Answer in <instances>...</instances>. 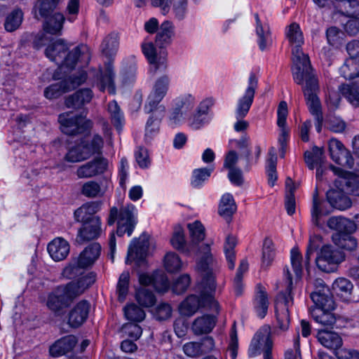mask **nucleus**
Here are the masks:
<instances>
[{
  "instance_id": "6e6d98bb",
  "label": "nucleus",
  "mask_w": 359,
  "mask_h": 359,
  "mask_svg": "<svg viewBox=\"0 0 359 359\" xmlns=\"http://www.w3.org/2000/svg\"><path fill=\"white\" fill-rule=\"evenodd\" d=\"M107 112L113 125L119 130L124 123V117L116 101L113 100L108 104Z\"/></svg>"
},
{
  "instance_id": "f3484780",
  "label": "nucleus",
  "mask_w": 359,
  "mask_h": 359,
  "mask_svg": "<svg viewBox=\"0 0 359 359\" xmlns=\"http://www.w3.org/2000/svg\"><path fill=\"white\" fill-rule=\"evenodd\" d=\"M108 168V161L99 156L90 161L80 165L76 172L79 179L91 178L104 173Z\"/></svg>"
},
{
  "instance_id": "13d9d810",
  "label": "nucleus",
  "mask_w": 359,
  "mask_h": 359,
  "mask_svg": "<svg viewBox=\"0 0 359 359\" xmlns=\"http://www.w3.org/2000/svg\"><path fill=\"white\" fill-rule=\"evenodd\" d=\"M85 269V266H81L77 257H73L69 263L64 268L62 276L68 279H72L78 276L84 274L83 269Z\"/></svg>"
},
{
  "instance_id": "cd10ccee",
  "label": "nucleus",
  "mask_w": 359,
  "mask_h": 359,
  "mask_svg": "<svg viewBox=\"0 0 359 359\" xmlns=\"http://www.w3.org/2000/svg\"><path fill=\"white\" fill-rule=\"evenodd\" d=\"M114 72L111 64L106 65L104 69L100 72L98 82L97 83L101 91L107 90L109 93L114 94L116 92L114 85Z\"/></svg>"
},
{
  "instance_id": "2f4dec72",
  "label": "nucleus",
  "mask_w": 359,
  "mask_h": 359,
  "mask_svg": "<svg viewBox=\"0 0 359 359\" xmlns=\"http://www.w3.org/2000/svg\"><path fill=\"white\" fill-rule=\"evenodd\" d=\"M327 225L330 229L337 231V233H352L356 228L353 221L342 216L330 217Z\"/></svg>"
},
{
  "instance_id": "3c124183",
  "label": "nucleus",
  "mask_w": 359,
  "mask_h": 359,
  "mask_svg": "<svg viewBox=\"0 0 359 359\" xmlns=\"http://www.w3.org/2000/svg\"><path fill=\"white\" fill-rule=\"evenodd\" d=\"M350 233H334L332 237V241L339 248L347 250H353L357 247V241L355 238L350 236Z\"/></svg>"
},
{
  "instance_id": "4d7b16f0",
  "label": "nucleus",
  "mask_w": 359,
  "mask_h": 359,
  "mask_svg": "<svg viewBox=\"0 0 359 359\" xmlns=\"http://www.w3.org/2000/svg\"><path fill=\"white\" fill-rule=\"evenodd\" d=\"M104 189L102 187L101 184L94 180H90L85 182L82 187L81 194L88 198H96L102 196L104 194Z\"/></svg>"
},
{
  "instance_id": "ddd939ff",
  "label": "nucleus",
  "mask_w": 359,
  "mask_h": 359,
  "mask_svg": "<svg viewBox=\"0 0 359 359\" xmlns=\"http://www.w3.org/2000/svg\"><path fill=\"white\" fill-rule=\"evenodd\" d=\"M58 121L62 133L68 135L82 133L92 127L91 121L85 116L74 115L72 112L60 114Z\"/></svg>"
},
{
  "instance_id": "5701e85b",
  "label": "nucleus",
  "mask_w": 359,
  "mask_h": 359,
  "mask_svg": "<svg viewBox=\"0 0 359 359\" xmlns=\"http://www.w3.org/2000/svg\"><path fill=\"white\" fill-rule=\"evenodd\" d=\"M47 250L50 257L55 262H60L68 256L70 251V245L67 241L63 238L57 237L48 244Z\"/></svg>"
},
{
  "instance_id": "6e6552de",
  "label": "nucleus",
  "mask_w": 359,
  "mask_h": 359,
  "mask_svg": "<svg viewBox=\"0 0 359 359\" xmlns=\"http://www.w3.org/2000/svg\"><path fill=\"white\" fill-rule=\"evenodd\" d=\"M302 71L303 72L302 80L299 83L297 81H294L299 85H303L304 81H305L303 90L309 111L313 116H317L318 118L320 119L322 111L320 101L317 95V93L319 91L318 79L314 74L312 67L309 68L308 72H306L304 69Z\"/></svg>"
},
{
  "instance_id": "8fccbe9b",
  "label": "nucleus",
  "mask_w": 359,
  "mask_h": 359,
  "mask_svg": "<svg viewBox=\"0 0 359 359\" xmlns=\"http://www.w3.org/2000/svg\"><path fill=\"white\" fill-rule=\"evenodd\" d=\"M64 21V15L60 13H55L46 20L43 29L46 34H57L62 28Z\"/></svg>"
},
{
  "instance_id": "de8ad7c7",
  "label": "nucleus",
  "mask_w": 359,
  "mask_h": 359,
  "mask_svg": "<svg viewBox=\"0 0 359 359\" xmlns=\"http://www.w3.org/2000/svg\"><path fill=\"white\" fill-rule=\"evenodd\" d=\"M255 300V309L257 316L264 318L268 311L269 300L267 294L263 287L259 286Z\"/></svg>"
},
{
  "instance_id": "2eb2a0df",
  "label": "nucleus",
  "mask_w": 359,
  "mask_h": 359,
  "mask_svg": "<svg viewBox=\"0 0 359 359\" xmlns=\"http://www.w3.org/2000/svg\"><path fill=\"white\" fill-rule=\"evenodd\" d=\"M144 55L151 65L150 71L155 74L158 70H165L167 68V51L163 46L156 48L152 41L145 40L142 43Z\"/></svg>"
},
{
  "instance_id": "f8f14e48",
  "label": "nucleus",
  "mask_w": 359,
  "mask_h": 359,
  "mask_svg": "<svg viewBox=\"0 0 359 359\" xmlns=\"http://www.w3.org/2000/svg\"><path fill=\"white\" fill-rule=\"evenodd\" d=\"M344 259L345 255L343 252L332 245H325L321 248L316 262L318 268L322 271L332 273L337 270L338 265Z\"/></svg>"
},
{
  "instance_id": "39448f33",
  "label": "nucleus",
  "mask_w": 359,
  "mask_h": 359,
  "mask_svg": "<svg viewBox=\"0 0 359 359\" xmlns=\"http://www.w3.org/2000/svg\"><path fill=\"white\" fill-rule=\"evenodd\" d=\"M257 88V78L255 74H251L248 79V86L244 94L237 101L235 110L237 121L233 125V128L236 132L244 131L249 127V123L243 118L247 116L252 104Z\"/></svg>"
},
{
  "instance_id": "37998d69",
  "label": "nucleus",
  "mask_w": 359,
  "mask_h": 359,
  "mask_svg": "<svg viewBox=\"0 0 359 359\" xmlns=\"http://www.w3.org/2000/svg\"><path fill=\"white\" fill-rule=\"evenodd\" d=\"M119 37L117 33L112 32L108 34L101 44L100 48L102 54L110 57L114 55L118 48Z\"/></svg>"
},
{
  "instance_id": "72a5a7b5",
  "label": "nucleus",
  "mask_w": 359,
  "mask_h": 359,
  "mask_svg": "<svg viewBox=\"0 0 359 359\" xmlns=\"http://www.w3.org/2000/svg\"><path fill=\"white\" fill-rule=\"evenodd\" d=\"M175 36V25L170 20H165L159 27L156 36V44L158 46H166L169 45Z\"/></svg>"
},
{
  "instance_id": "20e7f679",
  "label": "nucleus",
  "mask_w": 359,
  "mask_h": 359,
  "mask_svg": "<svg viewBox=\"0 0 359 359\" xmlns=\"http://www.w3.org/2000/svg\"><path fill=\"white\" fill-rule=\"evenodd\" d=\"M286 39L292 48V76L294 81L301 82L302 80V69L308 72L309 68H311L308 55L302 50V46L304 43L303 33L299 25L293 22L285 29Z\"/></svg>"
},
{
  "instance_id": "a19ab883",
  "label": "nucleus",
  "mask_w": 359,
  "mask_h": 359,
  "mask_svg": "<svg viewBox=\"0 0 359 359\" xmlns=\"http://www.w3.org/2000/svg\"><path fill=\"white\" fill-rule=\"evenodd\" d=\"M95 281V274L90 272L82 275L76 282H70L67 285H71V289L74 292L73 295L76 298L86 290L90 287Z\"/></svg>"
},
{
  "instance_id": "393cba45",
  "label": "nucleus",
  "mask_w": 359,
  "mask_h": 359,
  "mask_svg": "<svg viewBox=\"0 0 359 359\" xmlns=\"http://www.w3.org/2000/svg\"><path fill=\"white\" fill-rule=\"evenodd\" d=\"M90 310V304L86 300L78 302L69 314V324L72 327H79L82 325L88 318Z\"/></svg>"
},
{
  "instance_id": "412c9836",
  "label": "nucleus",
  "mask_w": 359,
  "mask_h": 359,
  "mask_svg": "<svg viewBox=\"0 0 359 359\" xmlns=\"http://www.w3.org/2000/svg\"><path fill=\"white\" fill-rule=\"evenodd\" d=\"M330 168L334 174L338 175V178L334 180L336 187L344 189V186L346 193L355 196H359V180L355 177H348V174L333 165H330Z\"/></svg>"
},
{
  "instance_id": "bb28decb",
  "label": "nucleus",
  "mask_w": 359,
  "mask_h": 359,
  "mask_svg": "<svg viewBox=\"0 0 359 359\" xmlns=\"http://www.w3.org/2000/svg\"><path fill=\"white\" fill-rule=\"evenodd\" d=\"M62 0H36L32 8L34 18L40 20L50 15Z\"/></svg>"
},
{
  "instance_id": "774afa93",
  "label": "nucleus",
  "mask_w": 359,
  "mask_h": 359,
  "mask_svg": "<svg viewBox=\"0 0 359 359\" xmlns=\"http://www.w3.org/2000/svg\"><path fill=\"white\" fill-rule=\"evenodd\" d=\"M123 311L126 318L131 321L140 322L145 318L144 311L135 304L127 305Z\"/></svg>"
},
{
  "instance_id": "4c0bfd02",
  "label": "nucleus",
  "mask_w": 359,
  "mask_h": 359,
  "mask_svg": "<svg viewBox=\"0 0 359 359\" xmlns=\"http://www.w3.org/2000/svg\"><path fill=\"white\" fill-rule=\"evenodd\" d=\"M256 20V33L257 43L262 51L266 50L271 46L272 39L271 32L267 25H262L257 13L255 14Z\"/></svg>"
},
{
  "instance_id": "c9c22d12",
  "label": "nucleus",
  "mask_w": 359,
  "mask_h": 359,
  "mask_svg": "<svg viewBox=\"0 0 359 359\" xmlns=\"http://www.w3.org/2000/svg\"><path fill=\"white\" fill-rule=\"evenodd\" d=\"M102 203L97 201L89 202L83 204L74 212V217L78 222H88L94 215L101 208Z\"/></svg>"
},
{
  "instance_id": "052dcab7",
  "label": "nucleus",
  "mask_w": 359,
  "mask_h": 359,
  "mask_svg": "<svg viewBox=\"0 0 359 359\" xmlns=\"http://www.w3.org/2000/svg\"><path fill=\"white\" fill-rule=\"evenodd\" d=\"M237 243L236 238L232 236H228L224 246V254L230 269H233L235 266L236 254L234 248Z\"/></svg>"
},
{
  "instance_id": "864d4df0",
  "label": "nucleus",
  "mask_w": 359,
  "mask_h": 359,
  "mask_svg": "<svg viewBox=\"0 0 359 359\" xmlns=\"http://www.w3.org/2000/svg\"><path fill=\"white\" fill-rule=\"evenodd\" d=\"M170 11L177 20H183L188 13V0H170Z\"/></svg>"
},
{
  "instance_id": "680f3d73",
  "label": "nucleus",
  "mask_w": 359,
  "mask_h": 359,
  "mask_svg": "<svg viewBox=\"0 0 359 359\" xmlns=\"http://www.w3.org/2000/svg\"><path fill=\"white\" fill-rule=\"evenodd\" d=\"M180 257L173 252H168L164 257V266L170 273L180 271L183 268Z\"/></svg>"
},
{
  "instance_id": "c756f323",
  "label": "nucleus",
  "mask_w": 359,
  "mask_h": 359,
  "mask_svg": "<svg viewBox=\"0 0 359 359\" xmlns=\"http://www.w3.org/2000/svg\"><path fill=\"white\" fill-rule=\"evenodd\" d=\"M93 97V91L89 88H83L69 96L65 101L68 108L79 109L89 103Z\"/></svg>"
},
{
  "instance_id": "4be33fe9",
  "label": "nucleus",
  "mask_w": 359,
  "mask_h": 359,
  "mask_svg": "<svg viewBox=\"0 0 359 359\" xmlns=\"http://www.w3.org/2000/svg\"><path fill=\"white\" fill-rule=\"evenodd\" d=\"M287 113L288 111L287 103L285 101L280 102L277 111V124L280 128L278 143L280 146L282 156H284V151L289 138V129L286 127V118Z\"/></svg>"
},
{
  "instance_id": "f03ea898",
  "label": "nucleus",
  "mask_w": 359,
  "mask_h": 359,
  "mask_svg": "<svg viewBox=\"0 0 359 359\" xmlns=\"http://www.w3.org/2000/svg\"><path fill=\"white\" fill-rule=\"evenodd\" d=\"M302 255L299 250L292 248L290 252L292 271L288 266H285L283 269V282L285 286V292L280 293L276 302L277 327L283 332L287 330L290 326L289 309L293 305L292 290L294 281L297 283L302 278Z\"/></svg>"
},
{
  "instance_id": "4468645a",
  "label": "nucleus",
  "mask_w": 359,
  "mask_h": 359,
  "mask_svg": "<svg viewBox=\"0 0 359 359\" xmlns=\"http://www.w3.org/2000/svg\"><path fill=\"white\" fill-rule=\"evenodd\" d=\"M170 82L169 76L165 74L158 77L154 81L144 106L146 113L158 111V108L162 105L159 104L160 102L165 97L169 90Z\"/></svg>"
},
{
  "instance_id": "a878e982",
  "label": "nucleus",
  "mask_w": 359,
  "mask_h": 359,
  "mask_svg": "<svg viewBox=\"0 0 359 359\" xmlns=\"http://www.w3.org/2000/svg\"><path fill=\"white\" fill-rule=\"evenodd\" d=\"M165 113V107L161 105L152 114L147 123L145 128V140L146 141H151L159 132V126L162 118Z\"/></svg>"
},
{
  "instance_id": "49530a36",
  "label": "nucleus",
  "mask_w": 359,
  "mask_h": 359,
  "mask_svg": "<svg viewBox=\"0 0 359 359\" xmlns=\"http://www.w3.org/2000/svg\"><path fill=\"white\" fill-rule=\"evenodd\" d=\"M305 162L310 170L322 165L324 163L325 156L321 148L314 147L311 151H307L304 154Z\"/></svg>"
},
{
  "instance_id": "9d476101",
  "label": "nucleus",
  "mask_w": 359,
  "mask_h": 359,
  "mask_svg": "<svg viewBox=\"0 0 359 359\" xmlns=\"http://www.w3.org/2000/svg\"><path fill=\"white\" fill-rule=\"evenodd\" d=\"M71 285H62L57 287L48 295L46 304L55 316H62L75 299Z\"/></svg>"
},
{
  "instance_id": "b1692460",
  "label": "nucleus",
  "mask_w": 359,
  "mask_h": 359,
  "mask_svg": "<svg viewBox=\"0 0 359 359\" xmlns=\"http://www.w3.org/2000/svg\"><path fill=\"white\" fill-rule=\"evenodd\" d=\"M337 187V189H331L327 192V200L330 205L335 209L344 210L351 207V199L345 194V188Z\"/></svg>"
},
{
  "instance_id": "a211bd4d",
  "label": "nucleus",
  "mask_w": 359,
  "mask_h": 359,
  "mask_svg": "<svg viewBox=\"0 0 359 359\" xmlns=\"http://www.w3.org/2000/svg\"><path fill=\"white\" fill-rule=\"evenodd\" d=\"M214 348L215 341L213 339L210 337H206L199 341L185 343L182 346V351L187 356L196 358L211 352Z\"/></svg>"
},
{
  "instance_id": "423d86ee",
  "label": "nucleus",
  "mask_w": 359,
  "mask_h": 359,
  "mask_svg": "<svg viewBox=\"0 0 359 359\" xmlns=\"http://www.w3.org/2000/svg\"><path fill=\"white\" fill-rule=\"evenodd\" d=\"M104 146L102 137L95 134L90 140H83L71 147L65 156L69 163H78L88 159L95 154H101Z\"/></svg>"
},
{
  "instance_id": "338daca9",
  "label": "nucleus",
  "mask_w": 359,
  "mask_h": 359,
  "mask_svg": "<svg viewBox=\"0 0 359 359\" xmlns=\"http://www.w3.org/2000/svg\"><path fill=\"white\" fill-rule=\"evenodd\" d=\"M248 270V263L247 260L241 261L236 275L233 279V289L236 295H241L243 290V275Z\"/></svg>"
},
{
  "instance_id": "69168bd1",
  "label": "nucleus",
  "mask_w": 359,
  "mask_h": 359,
  "mask_svg": "<svg viewBox=\"0 0 359 359\" xmlns=\"http://www.w3.org/2000/svg\"><path fill=\"white\" fill-rule=\"evenodd\" d=\"M213 168L195 169L192 173L191 184L194 188H198L202 186L203 182L210 176Z\"/></svg>"
},
{
  "instance_id": "f257e3e1",
  "label": "nucleus",
  "mask_w": 359,
  "mask_h": 359,
  "mask_svg": "<svg viewBox=\"0 0 359 359\" xmlns=\"http://www.w3.org/2000/svg\"><path fill=\"white\" fill-rule=\"evenodd\" d=\"M196 270L200 273L201 280L198 285L200 297L188 296L180 305V312L185 316H192L201 308L219 312V304L215 299L217 283L216 275L218 269L217 262L208 244L201 245L196 252Z\"/></svg>"
},
{
  "instance_id": "e433bc0d",
  "label": "nucleus",
  "mask_w": 359,
  "mask_h": 359,
  "mask_svg": "<svg viewBox=\"0 0 359 359\" xmlns=\"http://www.w3.org/2000/svg\"><path fill=\"white\" fill-rule=\"evenodd\" d=\"M170 243L174 248L187 256L191 255V252L195 251V246L193 244L190 243L188 245L186 244L184 230L181 226L175 229Z\"/></svg>"
},
{
  "instance_id": "5fc2aeb1",
  "label": "nucleus",
  "mask_w": 359,
  "mask_h": 359,
  "mask_svg": "<svg viewBox=\"0 0 359 359\" xmlns=\"http://www.w3.org/2000/svg\"><path fill=\"white\" fill-rule=\"evenodd\" d=\"M135 299L141 306L145 308L154 306L156 301L154 293L145 287H140L137 290Z\"/></svg>"
},
{
  "instance_id": "aec40b11",
  "label": "nucleus",
  "mask_w": 359,
  "mask_h": 359,
  "mask_svg": "<svg viewBox=\"0 0 359 359\" xmlns=\"http://www.w3.org/2000/svg\"><path fill=\"white\" fill-rule=\"evenodd\" d=\"M83 226L79 230L76 236V242L83 243L97 238L101 233V220L100 217H93L88 222H82Z\"/></svg>"
},
{
  "instance_id": "79ce46f5",
  "label": "nucleus",
  "mask_w": 359,
  "mask_h": 359,
  "mask_svg": "<svg viewBox=\"0 0 359 359\" xmlns=\"http://www.w3.org/2000/svg\"><path fill=\"white\" fill-rule=\"evenodd\" d=\"M332 309H310V313L313 320L325 327H333L337 318L331 312Z\"/></svg>"
},
{
  "instance_id": "6ab92c4d",
  "label": "nucleus",
  "mask_w": 359,
  "mask_h": 359,
  "mask_svg": "<svg viewBox=\"0 0 359 359\" xmlns=\"http://www.w3.org/2000/svg\"><path fill=\"white\" fill-rule=\"evenodd\" d=\"M319 286L310 294L315 306L311 309H334V302L330 296L329 288L325 285L322 280H318Z\"/></svg>"
},
{
  "instance_id": "ea45409f",
  "label": "nucleus",
  "mask_w": 359,
  "mask_h": 359,
  "mask_svg": "<svg viewBox=\"0 0 359 359\" xmlns=\"http://www.w3.org/2000/svg\"><path fill=\"white\" fill-rule=\"evenodd\" d=\"M353 289V283L347 278H339L332 284V290L344 301H351V294ZM353 301H355L353 299Z\"/></svg>"
},
{
  "instance_id": "58836bf2",
  "label": "nucleus",
  "mask_w": 359,
  "mask_h": 359,
  "mask_svg": "<svg viewBox=\"0 0 359 359\" xmlns=\"http://www.w3.org/2000/svg\"><path fill=\"white\" fill-rule=\"evenodd\" d=\"M331 211L325 207L324 201L319 198L318 192L316 189L313 194V203L311 210L313 224L316 226H320L321 217L327 215Z\"/></svg>"
},
{
  "instance_id": "1a4fd4ad",
  "label": "nucleus",
  "mask_w": 359,
  "mask_h": 359,
  "mask_svg": "<svg viewBox=\"0 0 359 359\" xmlns=\"http://www.w3.org/2000/svg\"><path fill=\"white\" fill-rule=\"evenodd\" d=\"M57 75L62 77V81L50 85L44 90V95L48 99L57 98L62 93L72 90L81 85L87 79V74L83 70H79L69 76H67V74H64L59 72Z\"/></svg>"
},
{
  "instance_id": "c85d7f7f",
  "label": "nucleus",
  "mask_w": 359,
  "mask_h": 359,
  "mask_svg": "<svg viewBox=\"0 0 359 359\" xmlns=\"http://www.w3.org/2000/svg\"><path fill=\"white\" fill-rule=\"evenodd\" d=\"M77 342L74 335L65 336L56 341L49 349L50 354L53 357H58L71 351Z\"/></svg>"
},
{
  "instance_id": "e2e57ef3",
  "label": "nucleus",
  "mask_w": 359,
  "mask_h": 359,
  "mask_svg": "<svg viewBox=\"0 0 359 359\" xmlns=\"http://www.w3.org/2000/svg\"><path fill=\"white\" fill-rule=\"evenodd\" d=\"M196 102L194 96L191 94H184L175 99L174 105L177 107V109L186 113L194 108Z\"/></svg>"
},
{
  "instance_id": "09e8293b",
  "label": "nucleus",
  "mask_w": 359,
  "mask_h": 359,
  "mask_svg": "<svg viewBox=\"0 0 359 359\" xmlns=\"http://www.w3.org/2000/svg\"><path fill=\"white\" fill-rule=\"evenodd\" d=\"M236 210V205L233 197L230 194L222 196L219 206V213L223 217L230 218Z\"/></svg>"
},
{
  "instance_id": "dca6fc26",
  "label": "nucleus",
  "mask_w": 359,
  "mask_h": 359,
  "mask_svg": "<svg viewBox=\"0 0 359 359\" xmlns=\"http://www.w3.org/2000/svg\"><path fill=\"white\" fill-rule=\"evenodd\" d=\"M149 238L147 234H142L138 239H133L129 245L126 257V264L135 262L137 265L144 262L149 248Z\"/></svg>"
},
{
  "instance_id": "bf43d9fd",
  "label": "nucleus",
  "mask_w": 359,
  "mask_h": 359,
  "mask_svg": "<svg viewBox=\"0 0 359 359\" xmlns=\"http://www.w3.org/2000/svg\"><path fill=\"white\" fill-rule=\"evenodd\" d=\"M191 238V243L196 248V244L205 238V228L200 221H195L187 225Z\"/></svg>"
},
{
  "instance_id": "a18cd8bd",
  "label": "nucleus",
  "mask_w": 359,
  "mask_h": 359,
  "mask_svg": "<svg viewBox=\"0 0 359 359\" xmlns=\"http://www.w3.org/2000/svg\"><path fill=\"white\" fill-rule=\"evenodd\" d=\"M23 12L20 8H15L5 18L4 28L8 32L18 29L23 20Z\"/></svg>"
},
{
  "instance_id": "603ef678",
  "label": "nucleus",
  "mask_w": 359,
  "mask_h": 359,
  "mask_svg": "<svg viewBox=\"0 0 359 359\" xmlns=\"http://www.w3.org/2000/svg\"><path fill=\"white\" fill-rule=\"evenodd\" d=\"M339 91L353 107H359V86L342 85Z\"/></svg>"
},
{
  "instance_id": "0eeeda50",
  "label": "nucleus",
  "mask_w": 359,
  "mask_h": 359,
  "mask_svg": "<svg viewBox=\"0 0 359 359\" xmlns=\"http://www.w3.org/2000/svg\"><path fill=\"white\" fill-rule=\"evenodd\" d=\"M116 219H118L116 230L118 236H122L127 233L128 236H130L137 224V209L135 206L133 204H128L123 206L119 212L116 208H112L110 210L108 224H114Z\"/></svg>"
},
{
  "instance_id": "7c9ffc66",
  "label": "nucleus",
  "mask_w": 359,
  "mask_h": 359,
  "mask_svg": "<svg viewBox=\"0 0 359 359\" xmlns=\"http://www.w3.org/2000/svg\"><path fill=\"white\" fill-rule=\"evenodd\" d=\"M217 322V318L214 315H203L194 320L191 329L196 335L208 334L210 332Z\"/></svg>"
},
{
  "instance_id": "0e129e2a",
  "label": "nucleus",
  "mask_w": 359,
  "mask_h": 359,
  "mask_svg": "<svg viewBox=\"0 0 359 359\" xmlns=\"http://www.w3.org/2000/svg\"><path fill=\"white\" fill-rule=\"evenodd\" d=\"M275 256L273 243L270 238H265L262 248V266L267 267L271 265Z\"/></svg>"
},
{
  "instance_id": "7ed1b4c3",
  "label": "nucleus",
  "mask_w": 359,
  "mask_h": 359,
  "mask_svg": "<svg viewBox=\"0 0 359 359\" xmlns=\"http://www.w3.org/2000/svg\"><path fill=\"white\" fill-rule=\"evenodd\" d=\"M46 56L58 65L53 75L55 79H62L58 72L67 74L72 71L77 64L81 67L87 65L90 60L89 48L83 44L72 46L62 39H57L50 43L45 50Z\"/></svg>"
},
{
  "instance_id": "c03bdc74",
  "label": "nucleus",
  "mask_w": 359,
  "mask_h": 359,
  "mask_svg": "<svg viewBox=\"0 0 359 359\" xmlns=\"http://www.w3.org/2000/svg\"><path fill=\"white\" fill-rule=\"evenodd\" d=\"M339 72L346 79L351 80L359 76V58L346 59L344 64L340 67Z\"/></svg>"
},
{
  "instance_id": "473e14b6",
  "label": "nucleus",
  "mask_w": 359,
  "mask_h": 359,
  "mask_svg": "<svg viewBox=\"0 0 359 359\" xmlns=\"http://www.w3.org/2000/svg\"><path fill=\"white\" fill-rule=\"evenodd\" d=\"M318 341L325 348L333 350L335 353L342 345V339L336 332L320 330L318 332Z\"/></svg>"
},
{
  "instance_id": "9b49d317",
  "label": "nucleus",
  "mask_w": 359,
  "mask_h": 359,
  "mask_svg": "<svg viewBox=\"0 0 359 359\" xmlns=\"http://www.w3.org/2000/svg\"><path fill=\"white\" fill-rule=\"evenodd\" d=\"M273 339L271 328L268 325L261 327L253 337L248 348V355L255 357L263 351L264 359H272Z\"/></svg>"
},
{
  "instance_id": "f704fd0d",
  "label": "nucleus",
  "mask_w": 359,
  "mask_h": 359,
  "mask_svg": "<svg viewBox=\"0 0 359 359\" xmlns=\"http://www.w3.org/2000/svg\"><path fill=\"white\" fill-rule=\"evenodd\" d=\"M101 246L97 243H93L87 246L77 257L80 264L88 268L92 266L100 255Z\"/></svg>"
}]
</instances>
